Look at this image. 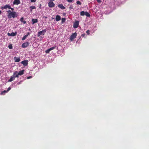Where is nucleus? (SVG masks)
I'll return each instance as SVG.
<instances>
[{"label": "nucleus", "mask_w": 149, "mask_h": 149, "mask_svg": "<svg viewBox=\"0 0 149 149\" xmlns=\"http://www.w3.org/2000/svg\"><path fill=\"white\" fill-rule=\"evenodd\" d=\"M85 12L84 11H82L81 12L80 15H81L83 16L85 15Z\"/></svg>", "instance_id": "nucleus-22"}, {"label": "nucleus", "mask_w": 149, "mask_h": 149, "mask_svg": "<svg viewBox=\"0 0 149 149\" xmlns=\"http://www.w3.org/2000/svg\"><path fill=\"white\" fill-rule=\"evenodd\" d=\"M32 77L31 76H30L29 77H28L27 78V79H30Z\"/></svg>", "instance_id": "nucleus-30"}, {"label": "nucleus", "mask_w": 149, "mask_h": 149, "mask_svg": "<svg viewBox=\"0 0 149 149\" xmlns=\"http://www.w3.org/2000/svg\"><path fill=\"white\" fill-rule=\"evenodd\" d=\"M8 48L9 49H12V45H9L8 46Z\"/></svg>", "instance_id": "nucleus-26"}, {"label": "nucleus", "mask_w": 149, "mask_h": 149, "mask_svg": "<svg viewBox=\"0 0 149 149\" xmlns=\"http://www.w3.org/2000/svg\"><path fill=\"white\" fill-rule=\"evenodd\" d=\"M46 32V29L43 30L42 31L39 32L38 33V34H37V36L39 37L41 35H44Z\"/></svg>", "instance_id": "nucleus-3"}, {"label": "nucleus", "mask_w": 149, "mask_h": 149, "mask_svg": "<svg viewBox=\"0 0 149 149\" xmlns=\"http://www.w3.org/2000/svg\"><path fill=\"white\" fill-rule=\"evenodd\" d=\"M61 18L58 15H57L56 17V19L57 21H58L61 20Z\"/></svg>", "instance_id": "nucleus-19"}, {"label": "nucleus", "mask_w": 149, "mask_h": 149, "mask_svg": "<svg viewBox=\"0 0 149 149\" xmlns=\"http://www.w3.org/2000/svg\"><path fill=\"white\" fill-rule=\"evenodd\" d=\"M22 22H23L24 24H25L26 23V22L25 21H23Z\"/></svg>", "instance_id": "nucleus-35"}, {"label": "nucleus", "mask_w": 149, "mask_h": 149, "mask_svg": "<svg viewBox=\"0 0 149 149\" xmlns=\"http://www.w3.org/2000/svg\"><path fill=\"white\" fill-rule=\"evenodd\" d=\"M18 74V72L16 71L13 73V76H14L15 78H17L19 77V75Z\"/></svg>", "instance_id": "nucleus-14"}, {"label": "nucleus", "mask_w": 149, "mask_h": 149, "mask_svg": "<svg viewBox=\"0 0 149 149\" xmlns=\"http://www.w3.org/2000/svg\"><path fill=\"white\" fill-rule=\"evenodd\" d=\"M15 79V77L14 76H13V75L10 77V79L8 80V82H11L13 80H14Z\"/></svg>", "instance_id": "nucleus-15"}, {"label": "nucleus", "mask_w": 149, "mask_h": 149, "mask_svg": "<svg viewBox=\"0 0 149 149\" xmlns=\"http://www.w3.org/2000/svg\"><path fill=\"white\" fill-rule=\"evenodd\" d=\"M67 1L68 2H71L72 1V0H67Z\"/></svg>", "instance_id": "nucleus-31"}, {"label": "nucleus", "mask_w": 149, "mask_h": 149, "mask_svg": "<svg viewBox=\"0 0 149 149\" xmlns=\"http://www.w3.org/2000/svg\"><path fill=\"white\" fill-rule=\"evenodd\" d=\"M28 35H25L23 36L22 38V40H25L26 38L27 37Z\"/></svg>", "instance_id": "nucleus-23"}, {"label": "nucleus", "mask_w": 149, "mask_h": 149, "mask_svg": "<svg viewBox=\"0 0 149 149\" xmlns=\"http://www.w3.org/2000/svg\"><path fill=\"white\" fill-rule=\"evenodd\" d=\"M36 0H31V2H35L36 1Z\"/></svg>", "instance_id": "nucleus-29"}, {"label": "nucleus", "mask_w": 149, "mask_h": 149, "mask_svg": "<svg viewBox=\"0 0 149 149\" xmlns=\"http://www.w3.org/2000/svg\"><path fill=\"white\" fill-rule=\"evenodd\" d=\"M23 19H24V18L23 17H22L20 19V21L22 22L23 21Z\"/></svg>", "instance_id": "nucleus-27"}, {"label": "nucleus", "mask_w": 149, "mask_h": 149, "mask_svg": "<svg viewBox=\"0 0 149 149\" xmlns=\"http://www.w3.org/2000/svg\"><path fill=\"white\" fill-rule=\"evenodd\" d=\"M56 48V46H54V47H51V48L48 49L47 50H46L45 52L46 53H47V54L49 53V52L51 51L52 50Z\"/></svg>", "instance_id": "nucleus-6"}, {"label": "nucleus", "mask_w": 149, "mask_h": 149, "mask_svg": "<svg viewBox=\"0 0 149 149\" xmlns=\"http://www.w3.org/2000/svg\"><path fill=\"white\" fill-rule=\"evenodd\" d=\"M14 61L15 62H18L20 61V58L19 57H15L14 58Z\"/></svg>", "instance_id": "nucleus-12"}, {"label": "nucleus", "mask_w": 149, "mask_h": 149, "mask_svg": "<svg viewBox=\"0 0 149 149\" xmlns=\"http://www.w3.org/2000/svg\"><path fill=\"white\" fill-rule=\"evenodd\" d=\"M77 4L78 5H81V2L79 1H77Z\"/></svg>", "instance_id": "nucleus-25"}, {"label": "nucleus", "mask_w": 149, "mask_h": 149, "mask_svg": "<svg viewBox=\"0 0 149 149\" xmlns=\"http://www.w3.org/2000/svg\"><path fill=\"white\" fill-rule=\"evenodd\" d=\"M65 21V19L64 18H62L61 19V23L63 24Z\"/></svg>", "instance_id": "nucleus-21"}, {"label": "nucleus", "mask_w": 149, "mask_h": 149, "mask_svg": "<svg viewBox=\"0 0 149 149\" xmlns=\"http://www.w3.org/2000/svg\"><path fill=\"white\" fill-rule=\"evenodd\" d=\"M97 1L98 3H101V0H96Z\"/></svg>", "instance_id": "nucleus-32"}, {"label": "nucleus", "mask_w": 149, "mask_h": 149, "mask_svg": "<svg viewBox=\"0 0 149 149\" xmlns=\"http://www.w3.org/2000/svg\"><path fill=\"white\" fill-rule=\"evenodd\" d=\"M79 23L78 21H76L73 24V27L74 28H77L78 26Z\"/></svg>", "instance_id": "nucleus-9"}, {"label": "nucleus", "mask_w": 149, "mask_h": 149, "mask_svg": "<svg viewBox=\"0 0 149 149\" xmlns=\"http://www.w3.org/2000/svg\"><path fill=\"white\" fill-rule=\"evenodd\" d=\"M85 15L87 17H90V16L89 14L87 12H85Z\"/></svg>", "instance_id": "nucleus-24"}, {"label": "nucleus", "mask_w": 149, "mask_h": 149, "mask_svg": "<svg viewBox=\"0 0 149 149\" xmlns=\"http://www.w3.org/2000/svg\"><path fill=\"white\" fill-rule=\"evenodd\" d=\"M17 34V32H12L11 33H8L7 34V35L8 36H14L16 35Z\"/></svg>", "instance_id": "nucleus-7"}, {"label": "nucleus", "mask_w": 149, "mask_h": 149, "mask_svg": "<svg viewBox=\"0 0 149 149\" xmlns=\"http://www.w3.org/2000/svg\"><path fill=\"white\" fill-rule=\"evenodd\" d=\"M58 6L61 9L63 10L65 9V7L62 4H59L58 5Z\"/></svg>", "instance_id": "nucleus-16"}, {"label": "nucleus", "mask_w": 149, "mask_h": 149, "mask_svg": "<svg viewBox=\"0 0 149 149\" xmlns=\"http://www.w3.org/2000/svg\"><path fill=\"white\" fill-rule=\"evenodd\" d=\"M84 35H85V34H83L82 35V36H84Z\"/></svg>", "instance_id": "nucleus-37"}, {"label": "nucleus", "mask_w": 149, "mask_h": 149, "mask_svg": "<svg viewBox=\"0 0 149 149\" xmlns=\"http://www.w3.org/2000/svg\"><path fill=\"white\" fill-rule=\"evenodd\" d=\"M89 32H90V31L89 30H88L86 32L87 34H88V35L89 34Z\"/></svg>", "instance_id": "nucleus-28"}, {"label": "nucleus", "mask_w": 149, "mask_h": 149, "mask_svg": "<svg viewBox=\"0 0 149 149\" xmlns=\"http://www.w3.org/2000/svg\"><path fill=\"white\" fill-rule=\"evenodd\" d=\"M32 24H34L37 23L38 22V20L37 19H33L32 20Z\"/></svg>", "instance_id": "nucleus-18"}, {"label": "nucleus", "mask_w": 149, "mask_h": 149, "mask_svg": "<svg viewBox=\"0 0 149 149\" xmlns=\"http://www.w3.org/2000/svg\"><path fill=\"white\" fill-rule=\"evenodd\" d=\"M11 89V88L10 87H9L7 91H4L3 92H2L1 93V95H4L5 93H7L9 91H10Z\"/></svg>", "instance_id": "nucleus-10"}, {"label": "nucleus", "mask_w": 149, "mask_h": 149, "mask_svg": "<svg viewBox=\"0 0 149 149\" xmlns=\"http://www.w3.org/2000/svg\"><path fill=\"white\" fill-rule=\"evenodd\" d=\"M48 6L50 8H52L54 6L55 4L53 2L50 1L48 3Z\"/></svg>", "instance_id": "nucleus-5"}, {"label": "nucleus", "mask_w": 149, "mask_h": 149, "mask_svg": "<svg viewBox=\"0 0 149 149\" xmlns=\"http://www.w3.org/2000/svg\"><path fill=\"white\" fill-rule=\"evenodd\" d=\"M30 8L31 9L30 11L31 12H32L33 9H36V7L34 6H32L30 7Z\"/></svg>", "instance_id": "nucleus-20"}, {"label": "nucleus", "mask_w": 149, "mask_h": 149, "mask_svg": "<svg viewBox=\"0 0 149 149\" xmlns=\"http://www.w3.org/2000/svg\"><path fill=\"white\" fill-rule=\"evenodd\" d=\"M21 63H22V64H23V65L24 66H26L28 64V61L25 60V61H22Z\"/></svg>", "instance_id": "nucleus-13"}, {"label": "nucleus", "mask_w": 149, "mask_h": 149, "mask_svg": "<svg viewBox=\"0 0 149 149\" xmlns=\"http://www.w3.org/2000/svg\"><path fill=\"white\" fill-rule=\"evenodd\" d=\"M9 9H11V10H12L13 11L14 10V9L13 8H11H11H10Z\"/></svg>", "instance_id": "nucleus-33"}, {"label": "nucleus", "mask_w": 149, "mask_h": 149, "mask_svg": "<svg viewBox=\"0 0 149 149\" xmlns=\"http://www.w3.org/2000/svg\"><path fill=\"white\" fill-rule=\"evenodd\" d=\"M1 10H0V15L1 14Z\"/></svg>", "instance_id": "nucleus-36"}, {"label": "nucleus", "mask_w": 149, "mask_h": 149, "mask_svg": "<svg viewBox=\"0 0 149 149\" xmlns=\"http://www.w3.org/2000/svg\"><path fill=\"white\" fill-rule=\"evenodd\" d=\"M30 33H29L28 32L26 35H28V36L29 35H30Z\"/></svg>", "instance_id": "nucleus-34"}, {"label": "nucleus", "mask_w": 149, "mask_h": 149, "mask_svg": "<svg viewBox=\"0 0 149 149\" xmlns=\"http://www.w3.org/2000/svg\"><path fill=\"white\" fill-rule=\"evenodd\" d=\"M77 33L76 32H75L73 33H72L70 39L71 41H72L73 40L76 38V36H77Z\"/></svg>", "instance_id": "nucleus-2"}, {"label": "nucleus", "mask_w": 149, "mask_h": 149, "mask_svg": "<svg viewBox=\"0 0 149 149\" xmlns=\"http://www.w3.org/2000/svg\"><path fill=\"white\" fill-rule=\"evenodd\" d=\"M20 3L19 0H15L13 2V5H18Z\"/></svg>", "instance_id": "nucleus-11"}, {"label": "nucleus", "mask_w": 149, "mask_h": 149, "mask_svg": "<svg viewBox=\"0 0 149 149\" xmlns=\"http://www.w3.org/2000/svg\"><path fill=\"white\" fill-rule=\"evenodd\" d=\"M11 8L9 4H6L3 6L1 7V9L2 10L5 9L7 8L10 9Z\"/></svg>", "instance_id": "nucleus-4"}, {"label": "nucleus", "mask_w": 149, "mask_h": 149, "mask_svg": "<svg viewBox=\"0 0 149 149\" xmlns=\"http://www.w3.org/2000/svg\"><path fill=\"white\" fill-rule=\"evenodd\" d=\"M29 43L28 42H26L24 43H23L22 45V47L23 48H25L28 46L29 45Z\"/></svg>", "instance_id": "nucleus-8"}, {"label": "nucleus", "mask_w": 149, "mask_h": 149, "mask_svg": "<svg viewBox=\"0 0 149 149\" xmlns=\"http://www.w3.org/2000/svg\"><path fill=\"white\" fill-rule=\"evenodd\" d=\"M24 70H23L21 71H20L19 72H18V74L19 75H22L24 72Z\"/></svg>", "instance_id": "nucleus-17"}, {"label": "nucleus", "mask_w": 149, "mask_h": 149, "mask_svg": "<svg viewBox=\"0 0 149 149\" xmlns=\"http://www.w3.org/2000/svg\"><path fill=\"white\" fill-rule=\"evenodd\" d=\"M7 16L8 18L9 19H10L11 18H14L18 16L17 13L15 12L11 11L10 10H8L7 11Z\"/></svg>", "instance_id": "nucleus-1"}]
</instances>
